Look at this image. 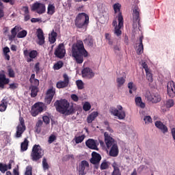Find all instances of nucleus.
<instances>
[{
  "label": "nucleus",
  "mask_w": 175,
  "mask_h": 175,
  "mask_svg": "<svg viewBox=\"0 0 175 175\" xmlns=\"http://www.w3.org/2000/svg\"><path fill=\"white\" fill-rule=\"evenodd\" d=\"M71 53L74 61L79 65L84 62V58L88 57V51L84 48V43L81 40H77L72 44Z\"/></svg>",
  "instance_id": "1"
},
{
  "label": "nucleus",
  "mask_w": 175,
  "mask_h": 175,
  "mask_svg": "<svg viewBox=\"0 0 175 175\" xmlns=\"http://www.w3.org/2000/svg\"><path fill=\"white\" fill-rule=\"evenodd\" d=\"M75 24L79 29L83 28L87 29V27L90 24V16L85 12L79 13L75 18Z\"/></svg>",
  "instance_id": "2"
},
{
  "label": "nucleus",
  "mask_w": 175,
  "mask_h": 175,
  "mask_svg": "<svg viewBox=\"0 0 175 175\" xmlns=\"http://www.w3.org/2000/svg\"><path fill=\"white\" fill-rule=\"evenodd\" d=\"M43 155H44V150L42 149V146L38 144L33 145L30 154L31 161L38 162V161L43 158Z\"/></svg>",
  "instance_id": "3"
},
{
  "label": "nucleus",
  "mask_w": 175,
  "mask_h": 175,
  "mask_svg": "<svg viewBox=\"0 0 175 175\" xmlns=\"http://www.w3.org/2000/svg\"><path fill=\"white\" fill-rule=\"evenodd\" d=\"M54 106L56 108L57 111L61 113V114H66L69 109V102L66 99L56 100L54 103Z\"/></svg>",
  "instance_id": "4"
},
{
  "label": "nucleus",
  "mask_w": 175,
  "mask_h": 175,
  "mask_svg": "<svg viewBox=\"0 0 175 175\" xmlns=\"http://www.w3.org/2000/svg\"><path fill=\"white\" fill-rule=\"evenodd\" d=\"M104 137L105 142L102 140H99L100 146H101V147H105L106 145L107 148L109 150L111 146L117 144V141H116V139H114V138H113V137H111V135H109V133L105 132L104 133Z\"/></svg>",
  "instance_id": "5"
},
{
  "label": "nucleus",
  "mask_w": 175,
  "mask_h": 175,
  "mask_svg": "<svg viewBox=\"0 0 175 175\" xmlns=\"http://www.w3.org/2000/svg\"><path fill=\"white\" fill-rule=\"evenodd\" d=\"M123 109L122 106L117 105L116 108L111 107L109 109V112L112 116L118 117V120H125L126 114L125 113V111H123Z\"/></svg>",
  "instance_id": "6"
},
{
  "label": "nucleus",
  "mask_w": 175,
  "mask_h": 175,
  "mask_svg": "<svg viewBox=\"0 0 175 175\" xmlns=\"http://www.w3.org/2000/svg\"><path fill=\"white\" fill-rule=\"evenodd\" d=\"M31 12H36L38 14H43L46 13V5L43 3H39L36 1L31 6Z\"/></svg>",
  "instance_id": "7"
},
{
  "label": "nucleus",
  "mask_w": 175,
  "mask_h": 175,
  "mask_svg": "<svg viewBox=\"0 0 175 175\" xmlns=\"http://www.w3.org/2000/svg\"><path fill=\"white\" fill-rule=\"evenodd\" d=\"M19 121L20 124L16 126V132L15 133V137L18 139L23 136V133H24L25 129H27L24 118H20Z\"/></svg>",
  "instance_id": "8"
},
{
  "label": "nucleus",
  "mask_w": 175,
  "mask_h": 175,
  "mask_svg": "<svg viewBox=\"0 0 175 175\" xmlns=\"http://www.w3.org/2000/svg\"><path fill=\"white\" fill-rule=\"evenodd\" d=\"M66 54V49H65V44L64 43L59 44L58 46L55 49L54 55L56 58H59L62 59Z\"/></svg>",
  "instance_id": "9"
},
{
  "label": "nucleus",
  "mask_w": 175,
  "mask_h": 175,
  "mask_svg": "<svg viewBox=\"0 0 175 175\" xmlns=\"http://www.w3.org/2000/svg\"><path fill=\"white\" fill-rule=\"evenodd\" d=\"M43 111V103H36L32 107L31 109V114L32 117H36Z\"/></svg>",
  "instance_id": "10"
},
{
  "label": "nucleus",
  "mask_w": 175,
  "mask_h": 175,
  "mask_svg": "<svg viewBox=\"0 0 175 175\" xmlns=\"http://www.w3.org/2000/svg\"><path fill=\"white\" fill-rule=\"evenodd\" d=\"M118 26L115 27L114 33L116 36H121L122 31L121 28L124 27V17H122V13H120L118 16Z\"/></svg>",
  "instance_id": "11"
},
{
  "label": "nucleus",
  "mask_w": 175,
  "mask_h": 175,
  "mask_svg": "<svg viewBox=\"0 0 175 175\" xmlns=\"http://www.w3.org/2000/svg\"><path fill=\"white\" fill-rule=\"evenodd\" d=\"M133 28L136 29L137 25H140V13L138 8H135L133 11Z\"/></svg>",
  "instance_id": "12"
},
{
  "label": "nucleus",
  "mask_w": 175,
  "mask_h": 175,
  "mask_svg": "<svg viewBox=\"0 0 175 175\" xmlns=\"http://www.w3.org/2000/svg\"><path fill=\"white\" fill-rule=\"evenodd\" d=\"M54 95H55V88L51 87L46 91V96L45 97V103L46 105H50L51 103V100H53V98H54Z\"/></svg>",
  "instance_id": "13"
},
{
  "label": "nucleus",
  "mask_w": 175,
  "mask_h": 175,
  "mask_svg": "<svg viewBox=\"0 0 175 175\" xmlns=\"http://www.w3.org/2000/svg\"><path fill=\"white\" fill-rule=\"evenodd\" d=\"M85 146H88V148L90 150H95L96 151H99V148H98V146H99V142H98V140L96 139H88L85 142Z\"/></svg>",
  "instance_id": "14"
},
{
  "label": "nucleus",
  "mask_w": 175,
  "mask_h": 175,
  "mask_svg": "<svg viewBox=\"0 0 175 175\" xmlns=\"http://www.w3.org/2000/svg\"><path fill=\"white\" fill-rule=\"evenodd\" d=\"M82 77L84 79H88V80L93 79L95 77V72L92 71L90 68L86 67L83 68L81 71Z\"/></svg>",
  "instance_id": "15"
},
{
  "label": "nucleus",
  "mask_w": 175,
  "mask_h": 175,
  "mask_svg": "<svg viewBox=\"0 0 175 175\" xmlns=\"http://www.w3.org/2000/svg\"><path fill=\"white\" fill-rule=\"evenodd\" d=\"M64 81H59L56 83V87L59 90L61 88H66L69 85V77L68 75L64 74L63 75Z\"/></svg>",
  "instance_id": "16"
},
{
  "label": "nucleus",
  "mask_w": 175,
  "mask_h": 175,
  "mask_svg": "<svg viewBox=\"0 0 175 175\" xmlns=\"http://www.w3.org/2000/svg\"><path fill=\"white\" fill-rule=\"evenodd\" d=\"M100 161H102V156H100V154L96 152H92V158L90 159V163L92 165H99Z\"/></svg>",
  "instance_id": "17"
},
{
  "label": "nucleus",
  "mask_w": 175,
  "mask_h": 175,
  "mask_svg": "<svg viewBox=\"0 0 175 175\" xmlns=\"http://www.w3.org/2000/svg\"><path fill=\"white\" fill-rule=\"evenodd\" d=\"M167 92L170 98H174L175 96V84L174 81H170L167 84Z\"/></svg>",
  "instance_id": "18"
},
{
  "label": "nucleus",
  "mask_w": 175,
  "mask_h": 175,
  "mask_svg": "<svg viewBox=\"0 0 175 175\" xmlns=\"http://www.w3.org/2000/svg\"><path fill=\"white\" fill-rule=\"evenodd\" d=\"M90 168V163L88 161L85 160H83L81 161V163L79 165V174L80 175H86L87 172H85V169H89Z\"/></svg>",
  "instance_id": "19"
},
{
  "label": "nucleus",
  "mask_w": 175,
  "mask_h": 175,
  "mask_svg": "<svg viewBox=\"0 0 175 175\" xmlns=\"http://www.w3.org/2000/svg\"><path fill=\"white\" fill-rule=\"evenodd\" d=\"M2 72L3 73H0V88L3 90V88H5V85L10 83V79L6 78V75L3 73L5 71L3 70Z\"/></svg>",
  "instance_id": "20"
},
{
  "label": "nucleus",
  "mask_w": 175,
  "mask_h": 175,
  "mask_svg": "<svg viewBox=\"0 0 175 175\" xmlns=\"http://www.w3.org/2000/svg\"><path fill=\"white\" fill-rule=\"evenodd\" d=\"M37 38L38 39V44L39 46H43L46 41L44 40V33H43V30L42 29H37Z\"/></svg>",
  "instance_id": "21"
},
{
  "label": "nucleus",
  "mask_w": 175,
  "mask_h": 175,
  "mask_svg": "<svg viewBox=\"0 0 175 175\" xmlns=\"http://www.w3.org/2000/svg\"><path fill=\"white\" fill-rule=\"evenodd\" d=\"M154 125L156 128H157V129H159V131H161V132H162V133H163L164 135L165 133H167L168 132L167 126H166V125H165L163 122H161V120L156 121L154 122Z\"/></svg>",
  "instance_id": "22"
},
{
  "label": "nucleus",
  "mask_w": 175,
  "mask_h": 175,
  "mask_svg": "<svg viewBox=\"0 0 175 175\" xmlns=\"http://www.w3.org/2000/svg\"><path fill=\"white\" fill-rule=\"evenodd\" d=\"M109 155L110 157H118L120 151L118 150V145L116 144L110 148Z\"/></svg>",
  "instance_id": "23"
},
{
  "label": "nucleus",
  "mask_w": 175,
  "mask_h": 175,
  "mask_svg": "<svg viewBox=\"0 0 175 175\" xmlns=\"http://www.w3.org/2000/svg\"><path fill=\"white\" fill-rule=\"evenodd\" d=\"M8 97H4L0 104V111L3 112L8 109V103H9Z\"/></svg>",
  "instance_id": "24"
},
{
  "label": "nucleus",
  "mask_w": 175,
  "mask_h": 175,
  "mask_svg": "<svg viewBox=\"0 0 175 175\" xmlns=\"http://www.w3.org/2000/svg\"><path fill=\"white\" fill-rule=\"evenodd\" d=\"M57 36H58V33H57V32L53 30L51 34H49V42L50 44H54V42H57Z\"/></svg>",
  "instance_id": "25"
},
{
  "label": "nucleus",
  "mask_w": 175,
  "mask_h": 175,
  "mask_svg": "<svg viewBox=\"0 0 175 175\" xmlns=\"http://www.w3.org/2000/svg\"><path fill=\"white\" fill-rule=\"evenodd\" d=\"M144 51V46H143V37L139 38V44L137 48V54L140 55Z\"/></svg>",
  "instance_id": "26"
},
{
  "label": "nucleus",
  "mask_w": 175,
  "mask_h": 175,
  "mask_svg": "<svg viewBox=\"0 0 175 175\" xmlns=\"http://www.w3.org/2000/svg\"><path fill=\"white\" fill-rule=\"evenodd\" d=\"M149 100L152 102V103H158L159 102H161V95L158 94H152L149 97Z\"/></svg>",
  "instance_id": "27"
},
{
  "label": "nucleus",
  "mask_w": 175,
  "mask_h": 175,
  "mask_svg": "<svg viewBox=\"0 0 175 175\" xmlns=\"http://www.w3.org/2000/svg\"><path fill=\"white\" fill-rule=\"evenodd\" d=\"M17 29H18V27L17 26H15L14 28L11 30V35H8V39L9 40H14L16 39V36H17Z\"/></svg>",
  "instance_id": "28"
},
{
  "label": "nucleus",
  "mask_w": 175,
  "mask_h": 175,
  "mask_svg": "<svg viewBox=\"0 0 175 175\" xmlns=\"http://www.w3.org/2000/svg\"><path fill=\"white\" fill-rule=\"evenodd\" d=\"M83 42L85 44H87L88 47H90L91 49L94 47V38H92V36H88L83 40Z\"/></svg>",
  "instance_id": "29"
},
{
  "label": "nucleus",
  "mask_w": 175,
  "mask_h": 175,
  "mask_svg": "<svg viewBox=\"0 0 175 175\" xmlns=\"http://www.w3.org/2000/svg\"><path fill=\"white\" fill-rule=\"evenodd\" d=\"M98 112L94 111L90 115H89L87 118L88 124H91L92 121L95 120V118L98 117Z\"/></svg>",
  "instance_id": "30"
},
{
  "label": "nucleus",
  "mask_w": 175,
  "mask_h": 175,
  "mask_svg": "<svg viewBox=\"0 0 175 175\" xmlns=\"http://www.w3.org/2000/svg\"><path fill=\"white\" fill-rule=\"evenodd\" d=\"M76 111H77V108L76 107V104H72L71 105H70V104H69V107L67 109L66 114L69 116L70 114H73V113H76Z\"/></svg>",
  "instance_id": "31"
},
{
  "label": "nucleus",
  "mask_w": 175,
  "mask_h": 175,
  "mask_svg": "<svg viewBox=\"0 0 175 175\" xmlns=\"http://www.w3.org/2000/svg\"><path fill=\"white\" fill-rule=\"evenodd\" d=\"M110 162L107 160H103L100 165V170H107L110 167Z\"/></svg>",
  "instance_id": "32"
},
{
  "label": "nucleus",
  "mask_w": 175,
  "mask_h": 175,
  "mask_svg": "<svg viewBox=\"0 0 175 175\" xmlns=\"http://www.w3.org/2000/svg\"><path fill=\"white\" fill-rule=\"evenodd\" d=\"M28 144H29V141L27 138H25L24 141L21 144V151H27L28 150Z\"/></svg>",
  "instance_id": "33"
},
{
  "label": "nucleus",
  "mask_w": 175,
  "mask_h": 175,
  "mask_svg": "<svg viewBox=\"0 0 175 175\" xmlns=\"http://www.w3.org/2000/svg\"><path fill=\"white\" fill-rule=\"evenodd\" d=\"M135 103L137 106L141 107V109H144V107H146V104L142 101V97L140 96L135 98Z\"/></svg>",
  "instance_id": "34"
},
{
  "label": "nucleus",
  "mask_w": 175,
  "mask_h": 175,
  "mask_svg": "<svg viewBox=\"0 0 175 175\" xmlns=\"http://www.w3.org/2000/svg\"><path fill=\"white\" fill-rule=\"evenodd\" d=\"M31 98H35L38 96V92L39 91V88L36 86H31Z\"/></svg>",
  "instance_id": "35"
},
{
  "label": "nucleus",
  "mask_w": 175,
  "mask_h": 175,
  "mask_svg": "<svg viewBox=\"0 0 175 175\" xmlns=\"http://www.w3.org/2000/svg\"><path fill=\"white\" fill-rule=\"evenodd\" d=\"M42 125H43V121H42L41 120H38L35 127L36 132L37 133H40V132H42Z\"/></svg>",
  "instance_id": "36"
},
{
  "label": "nucleus",
  "mask_w": 175,
  "mask_h": 175,
  "mask_svg": "<svg viewBox=\"0 0 175 175\" xmlns=\"http://www.w3.org/2000/svg\"><path fill=\"white\" fill-rule=\"evenodd\" d=\"M54 13H55V6H54L53 4H49L47 8V14L53 16Z\"/></svg>",
  "instance_id": "37"
},
{
  "label": "nucleus",
  "mask_w": 175,
  "mask_h": 175,
  "mask_svg": "<svg viewBox=\"0 0 175 175\" xmlns=\"http://www.w3.org/2000/svg\"><path fill=\"white\" fill-rule=\"evenodd\" d=\"M84 139H85V135H82L79 137H75L74 140L76 144H79V143H83V142L84 141Z\"/></svg>",
  "instance_id": "38"
},
{
  "label": "nucleus",
  "mask_w": 175,
  "mask_h": 175,
  "mask_svg": "<svg viewBox=\"0 0 175 175\" xmlns=\"http://www.w3.org/2000/svg\"><path fill=\"white\" fill-rule=\"evenodd\" d=\"M62 66H64V62H62V61H59L55 64H54L53 68L55 70H59Z\"/></svg>",
  "instance_id": "39"
},
{
  "label": "nucleus",
  "mask_w": 175,
  "mask_h": 175,
  "mask_svg": "<svg viewBox=\"0 0 175 175\" xmlns=\"http://www.w3.org/2000/svg\"><path fill=\"white\" fill-rule=\"evenodd\" d=\"M146 75L148 81L152 83V81H154V78H152V73H151V71L149 70L148 71L146 72Z\"/></svg>",
  "instance_id": "40"
},
{
  "label": "nucleus",
  "mask_w": 175,
  "mask_h": 175,
  "mask_svg": "<svg viewBox=\"0 0 175 175\" xmlns=\"http://www.w3.org/2000/svg\"><path fill=\"white\" fill-rule=\"evenodd\" d=\"M116 81L118 83V87L120 88L122 85H124V84H125V78L118 77V78H117Z\"/></svg>",
  "instance_id": "41"
},
{
  "label": "nucleus",
  "mask_w": 175,
  "mask_h": 175,
  "mask_svg": "<svg viewBox=\"0 0 175 175\" xmlns=\"http://www.w3.org/2000/svg\"><path fill=\"white\" fill-rule=\"evenodd\" d=\"M8 72L9 77H11L12 79L16 77V72H14V70H13L12 67H8Z\"/></svg>",
  "instance_id": "42"
},
{
  "label": "nucleus",
  "mask_w": 175,
  "mask_h": 175,
  "mask_svg": "<svg viewBox=\"0 0 175 175\" xmlns=\"http://www.w3.org/2000/svg\"><path fill=\"white\" fill-rule=\"evenodd\" d=\"M27 32L26 30H22L18 33L17 38H18V39H23V38H25V36H27Z\"/></svg>",
  "instance_id": "43"
},
{
  "label": "nucleus",
  "mask_w": 175,
  "mask_h": 175,
  "mask_svg": "<svg viewBox=\"0 0 175 175\" xmlns=\"http://www.w3.org/2000/svg\"><path fill=\"white\" fill-rule=\"evenodd\" d=\"M29 58H31L32 59H35V58H36L38 57V51H35V50L31 51L29 53Z\"/></svg>",
  "instance_id": "44"
},
{
  "label": "nucleus",
  "mask_w": 175,
  "mask_h": 175,
  "mask_svg": "<svg viewBox=\"0 0 175 175\" xmlns=\"http://www.w3.org/2000/svg\"><path fill=\"white\" fill-rule=\"evenodd\" d=\"M113 10L115 13H118V15L120 14V13H121L120 10H121V4L120 3H116L113 5Z\"/></svg>",
  "instance_id": "45"
},
{
  "label": "nucleus",
  "mask_w": 175,
  "mask_h": 175,
  "mask_svg": "<svg viewBox=\"0 0 175 175\" xmlns=\"http://www.w3.org/2000/svg\"><path fill=\"white\" fill-rule=\"evenodd\" d=\"M76 84L78 90H83L84 89V83L81 80H77L76 81Z\"/></svg>",
  "instance_id": "46"
},
{
  "label": "nucleus",
  "mask_w": 175,
  "mask_h": 175,
  "mask_svg": "<svg viewBox=\"0 0 175 175\" xmlns=\"http://www.w3.org/2000/svg\"><path fill=\"white\" fill-rule=\"evenodd\" d=\"M0 172H1V173L8 172V165L0 163Z\"/></svg>",
  "instance_id": "47"
},
{
  "label": "nucleus",
  "mask_w": 175,
  "mask_h": 175,
  "mask_svg": "<svg viewBox=\"0 0 175 175\" xmlns=\"http://www.w3.org/2000/svg\"><path fill=\"white\" fill-rule=\"evenodd\" d=\"M165 106L168 109L170 107H173V106H174V100H173V99L167 100L165 103Z\"/></svg>",
  "instance_id": "48"
},
{
  "label": "nucleus",
  "mask_w": 175,
  "mask_h": 175,
  "mask_svg": "<svg viewBox=\"0 0 175 175\" xmlns=\"http://www.w3.org/2000/svg\"><path fill=\"white\" fill-rule=\"evenodd\" d=\"M105 39L106 40H107L108 44H109L110 46H113V40H111V36L109 33H105Z\"/></svg>",
  "instance_id": "49"
},
{
  "label": "nucleus",
  "mask_w": 175,
  "mask_h": 175,
  "mask_svg": "<svg viewBox=\"0 0 175 175\" xmlns=\"http://www.w3.org/2000/svg\"><path fill=\"white\" fill-rule=\"evenodd\" d=\"M83 109L85 111H88L91 110V104H90V103H88V102L85 103L83 106Z\"/></svg>",
  "instance_id": "50"
},
{
  "label": "nucleus",
  "mask_w": 175,
  "mask_h": 175,
  "mask_svg": "<svg viewBox=\"0 0 175 175\" xmlns=\"http://www.w3.org/2000/svg\"><path fill=\"white\" fill-rule=\"evenodd\" d=\"M42 166L44 170H47V169L49 167V163H47V159L45 157H44L42 159Z\"/></svg>",
  "instance_id": "51"
},
{
  "label": "nucleus",
  "mask_w": 175,
  "mask_h": 175,
  "mask_svg": "<svg viewBox=\"0 0 175 175\" xmlns=\"http://www.w3.org/2000/svg\"><path fill=\"white\" fill-rule=\"evenodd\" d=\"M112 167H113V172H120V165H118V163H117V162L114 161L112 163Z\"/></svg>",
  "instance_id": "52"
},
{
  "label": "nucleus",
  "mask_w": 175,
  "mask_h": 175,
  "mask_svg": "<svg viewBox=\"0 0 175 175\" xmlns=\"http://www.w3.org/2000/svg\"><path fill=\"white\" fill-rule=\"evenodd\" d=\"M31 83V87H39V81L38 79H33L32 81H30Z\"/></svg>",
  "instance_id": "53"
},
{
  "label": "nucleus",
  "mask_w": 175,
  "mask_h": 175,
  "mask_svg": "<svg viewBox=\"0 0 175 175\" xmlns=\"http://www.w3.org/2000/svg\"><path fill=\"white\" fill-rule=\"evenodd\" d=\"M25 175H32V166L29 165L26 167Z\"/></svg>",
  "instance_id": "54"
},
{
  "label": "nucleus",
  "mask_w": 175,
  "mask_h": 175,
  "mask_svg": "<svg viewBox=\"0 0 175 175\" xmlns=\"http://www.w3.org/2000/svg\"><path fill=\"white\" fill-rule=\"evenodd\" d=\"M144 121L145 124H150V122H152V118L150 116H144Z\"/></svg>",
  "instance_id": "55"
},
{
  "label": "nucleus",
  "mask_w": 175,
  "mask_h": 175,
  "mask_svg": "<svg viewBox=\"0 0 175 175\" xmlns=\"http://www.w3.org/2000/svg\"><path fill=\"white\" fill-rule=\"evenodd\" d=\"M8 88L10 90H16V88H18V83H10L9 85Z\"/></svg>",
  "instance_id": "56"
},
{
  "label": "nucleus",
  "mask_w": 175,
  "mask_h": 175,
  "mask_svg": "<svg viewBox=\"0 0 175 175\" xmlns=\"http://www.w3.org/2000/svg\"><path fill=\"white\" fill-rule=\"evenodd\" d=\"M55 140H57V137H55L54 135H51L48 139V143L49 144H51Z\"/></svg>",
  "instance_id": "57"
},
{
  "label": "nucleus",
  "mask_w": 175,
  "mask_h": 175,
  "mask_svg": "<svg viewBox=\"0 0 175 175\" xmlns=\"http://www.w3.org/2000/svg\"><path fill=\"white\" fill-rule=\"evenodd\" d=\"M128 88L129 90H133V91H136V85H135L133 82H130L128 83Z\"/></svg>",
  "instance_id": "58"
},
{
  "label": "nucleus",
  "mask_w": 175,
  "mask_h": 175,
  "mask_svg": "<svg viewBox=\"0 0 175 175\" xmlns=\"http://www.w3.org/2000/svg\"><path fill=\"white\" fill-rule=\"evenodd\" d=\"M42 120L43 122H44V124H46V125L50 124V118L47 116H44L42 117Z\"/></svg>",
  "instance_id": "59"
},
{
  "label": "nucleus",
  "mask_w": 175,
  "mask_h": 175,
  "mask_svg": "<svg viewBox=\"0 0 175 175\" xmlns=\"http://www.w3.org/2000/svg\"><path fill=\"white\" fill-rule=\"evenodd\" d=\"M22 10L24 12V14H29V9L28 8V6H23L22 8Z\"/></svg>",
  "instance_id": "60"
},
{
  "label": "nucleus",
  "mask_w": 175,
  "mask_h": 175,
  "mask_svg": "<svg viewBox=\"0 0 175 175\" xmlns=\"http://www.w3.org/2000/svg\"><path fill=\"white\" fill-rule=\"evenodd\" d=\"M142 67L144 69H145V72H148L150 70V68H148V65L146 62L142 63Z\"/></svg>",
  "instance_id": "61"
},
{
  "label": "nucleus",
  "mask_w": 175,
  "mask_h": 175,
  "mask_svg": "<svg viewBox=\"0 0 175 175\" xmlns=\"http://www.w3.org/2000/svg\"><path fill=\"white\" fill-rule=\"evenodd\" d=\"M71 99H72L74 102H79V96H77L76 94H72Z\"/></svg>",
  "instance_id": "62"
},
{
  "label": "nucleus",
  "mask_w": 175,
  "mask_h": 175,
  "mask_svg": "<svg viewBox=\"0 0 175 175\" xmlns=\"http://www.w3.org/2000/svg\"><path fill=\"white\" fill-rule=\"evenodd\" d=\"M2 2H4L5 3H10L11 5H14L15 1L14 0H1Z\"/></svg>",
  "instance_id": "63"
},
{
  "label": "nucleus",
  "mask_w": 175,
  "mask_h": 175,
  "mask_svg": "<svg viewBox=\"0 0 175 175\" xmlns=\"http://www.w3.org/2000/svg\"><path fill=\"white\" fill-rule=\"evenodd\" d=\"M24 21H28L29 20L31 19V15L29 14H24Z\"/></svg>",
  "instance_id": "64"
}]
</instances>
